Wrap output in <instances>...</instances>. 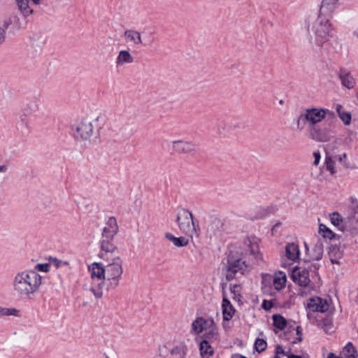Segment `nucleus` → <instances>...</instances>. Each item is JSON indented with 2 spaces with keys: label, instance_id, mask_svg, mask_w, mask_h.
<instances>
[{
  "label": "nucleus",
  "instance_id": "obj_1",
  "mask_svg": "<svg viewBox=\"0 0 358 358\" xmlns=\"http://www.w3.org/2000/svg\"><path fill=\"white\" fill-rule=\"evenodd\" d=\"M333 115L334 113L326 108H307L296 119V129L313 141L328 142L331 138L330 130L320 124L327 115Z\"/></svg>",
  "mask_w": 358,
  "mask_h": 358
},
{
  "label": "nucleus",
  "instance_id": "obj_2",
  "mask_svg": "<svg viewBox=\"0 0 358 358\" xmlns=\"http://www.w3.org/2000/svg\"><path fill=\"white\" fill-rule=\"evenodd\" d=\"M43 285V277L34 270L17 272L13 280L14 292L20 296L30 298L38 293Z\"/></svg>",
  "mask_w": 358,
  "mask_h": 358
},
{
  "label": "nucleus",
  "instance_id": "obj_3",
  "mask_svg": "<svg viewBox=\"0 0 358 358\" xmlns=\"http://www.w3.org/2000/svg\"><path fill=\"white\" fill-rule=\"evenodd\" d=\"M310 43L315 46L322 47L336 37L331 21L317 17L309 28Z\"/></svg>",
  "mask_w": 358,
  "mask_h": 358
},
{
  "label": "nucleus",
  "instance_id": "obj_4",
  "mask_svg": "<svg viewBox=\"0 0 358 358\" xmlns=\"http://www.w3.org/2000/svg\"><path fill=\"white\" fill-rule=\"evenodd\" d=\"M87 268L91 279L90 290L96 299H100L106 280L105 266L100 262H93L88 265Z\"/></svg>",
  "mask_w": 358,
  "mask_h": 358
},
{
  "label": "nucleus",
  "instance_id": "obj_5",
  "mask_svg": "<svg viewBox=\"0 0 358 358\" xmlns=\"http://www.w3.org/2000/svg\"><path fill=\"white\" fill-rule=\"evenodd\" d=\"M236 253L247 259L249 262L259 263L262 260V254L259 248V239L255 236L245 238Z\"/></svg>",
  "mask_w": 358,
  "mask_h": 358
},
{
  "label": "nucleus",
  "instance_id": "obj_6",
  "mask_svg": "<svg viewBox=\"0 0 358 358\" xmlns=\"http://www.w3.org/2000/svg\"><path fill=\"white\" fill-rule=\"evenodd\" d=\"M106 280L112 287H117L123 274V260L119 255H114L104 266Z\"/></svg>",
  "mask_w": 358,
  "mask_h": 358
},
{
  "label": "nucleus",
  "instance_id": "obj_7",
  "mask_svg": "<svg viewBox=\"0 0 358 358\" xmlns=\"http://www.w3.org/2000/svg\"><path fill=\"white\" fill-rule=\"evenodd\" d=\"M74 138L84 145H88L92 142L94 134L93 122L88 119H83L77 122L72 127Z\"/></svg>",
  "mask_w": 358,
  "mask_h": 358
},
{
  "label": "nucleus",
  "instance_id": "obj_8",
  "mask_svg": "<svg viewBox=\"0 0 358 358\" xmlns=\"http://www.w3.org/2000/svg\"><path fill=\"white\" fill-rule=\"evenodd\" d=\"M178 226L182 234L192 238L196 233L193 215L187 210L182 209L177 215Z\"/></svg>",
  "mask_w": 358,
  "mask_h": 358
},
{
  "label": "nucleus",
  "instance_id": "obj_9",
  "mask_svg": "<svg viewBox=\"0 0 358 358\" xmlns=\"http://www.w3.org/2000/svg\"><path fill=\"white\" fill-rule=\"evenodd\" d=\"M317 268L315 265H310L308 268L296 267L292 273V280L301 287H310L311 278H314L313 273Z\"/></svg>",
  "mask_w": 358,
  "mask_h": 358
},
{
  "label": "nucleus",
  "instance_id": "obj_10",
  "mask_svg": "<svg viewBox=\"0 0 358 358\" xmlns=\"http://www.w3.org/2000/svg\"><path fill=\"white\" fill-rule=\"evenodd\" d=\"M248 264L245 260L239 259H230L228 260L225 268V275L228 280L234 279L237 274L243 275L248 270Z\"/></svg>",
  "mask_w": 358,
  "mask_h": 358
},
{
  "label": "nucleus",
  "instance_id": "obj_11",
  "mask_svg": "<svg viewBox=\"0 0 358 358\" xmlns=\"http://www.w3.org/2000/svg\"><path fill=\"white\" fill-rule=\"evenodd\" d=\"M299 247L295 243H288L285 247V253L282 262L284 267L293 264L299 259Z\"/></svg>",
  "mask_w": 358,
  "mask_h": 358
},
{
  "label": "nucleus",
  "instance_id": "obj_12",
  "mask_svg": "<svg viewBox=\"0 0 358 358\" xmlns=\"http://www.w3.org/2000/svg\"><path fill=\"white\" fill-rule=\"evenodd\" d=\"M338 0H322L318 17H323L331 21L333 13L338 6Z\"/></svg>",
  "mask_w": 358,
  "mask_h": 358
},
{
  "label": "nucleus",
  "instance_id": "obj_13",
  "mask_svg": "<svg viewBox=\"0 0 358 358\" xmlns=\"http://www.w3.org/2000/svg\"><path fill=\"white\" fill-rule=\"evenodd\" d=\"M329 307L327 301L319 296L308 299L306 303V308L312 312L324 313L328 310Z\"/></svg>",
  "mask_w": 358,
  "mask_h": 358
},
{
  "label": "nucleus",
  "instance_id": "obj_14",
  "mask_svg": "<svg viewBox=\"0 0 358 358\" xmlns=\"http://www.w3.org/2000/svg\"><path fill=\"white\" fill-rule=\"evenodd\" d=\"M172 149L178 154L188 155L196 151V145L184 140H177L172 142Z\"/></svg>",
  "mask_w": 358,
  "mask_h": 358
},
{
  "label": "nucleus",
  "instance_id": "obj_15",
  "mask_svg": "<svg viewBox=\"0 0 358 358\" xmlns=\"http://www.w3.org/2000/svg\"><path fill=\"white\" fill-rule=\"evenodd\" d=\"M213 325V319H205L202 317H196L191 324V332L194 334H200L205 330H208V327Z\"/></svg>",
  "mask_w": 358,
  "mask_h": 358
},
{
  "label": "nucleus",
  "instance_id": "obj_16",
  "mask_svg": "<svg viewBox=\"0 0 358 358\" xmlns=\"http://www.w3.org/2000/svg\"><path fill=\"white\" fill-rule=\"evenodd\" d=\"M118 232V225L116 219L114 217H110L103 229L102 236L103 238L113 240L114 236Z\"/></svg>",
  "mask_w": 358,
  "mask_h": 358
},
{
  "label": "nucleus",
  "instance_id": "obj_17",
  "mask_svg": "<svg viewBox=\"0 0 358 358\" xmlns=\"http://www.w3.org/2000/svg\"><path fill=\"white\" fill-rule=\"evenodd\" d=\"M222 316L224 322L231 320L236 312L229 300L227 298L224 293H223V299L222 303Z\"/></svg>",
  "mask_w": 358,
  "mask_h": 358
},
{
  "label": "nucleus",
  "instance_id": "obj_18",
  "mask_svg": "<svg viewBox=\"0 0 358 358\" xmlns=\"http://www.w3.org/2000/svg\"><path fill=\"white\" fill-rule=\"evenodd\" d=\"M134 57L128 50H121L118 52L115 59V64L117 67L134 63Z\"/></svg>",
  "mask_w": 358,
  "mask_h": 358
},
{
  "label": "nucleus",
  "instance_id": "obj_19",
  "mask_svg": "<svg viewBox=\"0 0 358 358\" xmlns=\"http://www.w3.org/2000/svg\"><path fill=\"white\" fill-rule=\"evenodd\" d=\"M101 249L106 254H102L101 257L103 259H108V255H114L117 252V248L113 243V240L103 238L101 242Z\"/></svg>",
  "mask_w": 358,
  "mask_h": 358
},
{
  "label": "nucleus",
  "instance_id": "obj_20",
  "mask_svg": "<svg viewBox=\"0 0 358 358\" xmlns=\"http://www.w3.org/2000/svg\"><path fill=\"white\" fill-rule=\"evenodd\" d=\"M124 37L127 42L131 43L135 45L142 44L141 33L134 29H127L124 33Z\"/></svg>",
  "mask_w": 358,
  "mask_h": 358
},
{
  "label": "nucleus",
  "instance_id": "obj_21",
  "mask_svg": "<svg viewBox=\"0 0 358 358\" xmlns=\"http://www.w3.org/2000/svg\"><path fill=\"white\" fill-rule=\"evenodd\" d=\"M338 77L342 83V85L348 88L352 89L355 85V80L352 76L351 73L345 69H341L338 73Z\"/></svg>",
  "mask_w": 358,
  "mask_h": 358
},
{
  "label": "nucleus",
  "instance_id": "obj_22",
  "mask_svg": "<svg viewBox=\"0 0 358 358\" xmlns=\"http://www.w3.org/2000/svg\"><path fill=\"white\" fill-rule=\"evenodd\" d=\"M223 223L221 220L214 218L210 221L207 228V234L210 238L217 235L222 229Z\"/></svg>",
  "mask_w": 358,
  "mask_h": 358
},
{
  "label": "nucleus",
  "instance_id": "obj_23",
  "mask_svg": "<svg viewBox=\"0 0 358 358\" xmlns=\"http://www.w3.org/2000/svg\"><path fill=\"white\" fill-rule=\"evenodd\" d=\"M17 8L24 17H28L33 14L32 8L29 0H15Z\"/></svg>",
  "mask_w": 358,
  "mask_h": 358
},
{
  "label": "nucleus",
  "instance_id": "obj_24",
  "mask_svg": "<svg viewBox=\"0 0 358 358\" xmlns=\"http://www.w3.org/2000/svg\"><path fill=\"white\" fill-rule=\"evenodd\" d=\"M287 276L282 271L277 272L273 275V287L277 290L282 289L286 285Z\"/></svg>",
  "mask_w": 358,
  "mask_h": 358
},
{
  "label": "nucleus",
  "instance_id": "obj_25",
  "mask_svg": "<svg viewBox=\"0 0 358 358\" xmlns=\"http://www.w3.org/2000/svg\"><path fill=\"white\" fill-rule=\"evenodd\" d=\"M165 237L166 239L171 241L175 246L178 248L185 247L189 244V239L183 236L176 237L171 233H166Z\"/></svg>",
  "mask_w": 358,
  "mask_h": 358
},
{
  "label": "nucleus",
  "instance_id": "obj_26",
  "mask_svg": "<svg viewBox=\"0 0 358 358\" xmlns=\"http://www.w3.org/2000/svg\"><path fill=\"white\" fill-rule=\"evenodd\" d=\"M341 358H357L358 354L352 344L348 343L340 353Z\"/></svg>",
  "mask_w": 358,
  "mask_h": 358
},
{
  "label": "nucleus",
  "instance_id": "obj_27",
  "mask_svg": "<svg viewBox=\"0 0 358 358\" xmlns=\"http://www.w3.org/2000/svg\"><path fill=\"white\" fill-rule=\"evenodd\" d=\"M199 350L201 355L203 358H210L214 352L213 347L209 344L206 340L201 341L199 345Z\"/></svg>",
  "mask_w": 358,
  "mask_h": 358
},
{
  "label": "nucleus",
  "instance_id": "obj_28",
  "mask_svg": "<svg viewBox=\"0 0 358 358\" xmlns=\"http://www.w3.org/2000/svg\"><path fill=\"white\" fill-rule=\"evenodd\" d=\"M205 334V337L210 341H217L219 339L218 327L216 326L213 321V325L211 327H208Z\"/></svg>",
  "mask_w": 358,
  "mask_h": 358
},
{
  "label": "nucleus",
  "instance_id": "obj_29",
  "mask_svg": "<svg viewBox=\"0 0 358 358\" xmlns=\"http://www.w3.org/2000/svg\"><path fill=\"white\" fill-rule=\"evenodd\" d=\"M318 233L324 238L332 240L335 237V234L325 224H320L319 226Z\"/></svg>",
  "mask_w": 358,
  "mask_h": 358
},
{
  "label": "nucleus",
  "instance_id": "obj_30",
  "mask_svg": "<svg viewBox=\"0 0 358 358\" xmlns=\"http://www.w3.org/2000/svg\"><path fill=\"white\" fill-rule=\"evenodd\" d=\"M323 245L320 241L317 242V243L314 245L312 250L311 257L315 260H320L322 259L323 256Z\"/></svg>",
  "mask_w": 358,
  "mask_h": 358
},
{
  "label": "nucleus",
  "instance_id": "obj_31",
  "mask_svg": "<svg viewBox=\"0 0 358 358\" xmlns=\"http://www.w3.org/2000/svg\"><path fill=\"white\" fill-rule=\"evenodd\" d=\"M241 290L242 288L240 285L234 284L230 285V292L232 294V298L238 303L241 301L242 299Z\"/></svg>",
  "mask_w": 358,
  "mask_h": 358
},
{
  "label": "nucleus",
  "instance_id": "obj_32",
  "mask_svg": "<svg viewBox=\"0 0 358 358\" xmlns=\"http://www.w3.org/2000/svg\"><path fill=\"white\" fill-rule=\"evenodd\" d=\"M272 317L273 326L275 327L280 330H283L285 328L287 325V321L282 316L280 315H273Z\"/></svg>",
  "mask_w": 358,
  "mask_h": 358
},
{
  "label": "nucleus",
  "instance_id": "obj_33",
  "mask_svg": "<svg viewBox=\"0 0 358 358\" xmlns=\"http://www.w3.org/2000/svg\"><path fill=\"white\" fill-rule=\"evenodd\" d=\"M329 219H330V221H331V223L341 229L342 227V224H343V218H342V216L337 212H334L331 214L329 215Z\"/></svg>",
  "mask_w": 358,
  "mask_h": 358
},
{
  "label": "nucleus",
  "instance_id": "obj_34",
  "mask_svg": "<svg viewBox=\"0 0 358 358\" xmlns=\"http://www.w3.org/2000/svg\"><path fill=\"white\" fill-rule=\"evenodd\" d=\"M325 166L331 174H334L336 172V169L335 168V162L331 159V157L328 156L326 157Z\"/></svg>",
  "mask_w": 358,
  "mask_h": 358
},
{
  "label": "nucleus",
  "instance_id": "obj_35",
  "mask_svg": "<svg viewBox=\"0 0 358 358\" xmlns=\"http://www.w3.org/2000/svg\"><path fill=\"white\" fill-rule=\"evenodd\" d=\"M266 347H267V343L265 340H264L262 338H257L255 341V348L257 352H263L264 350H266Z\"/></svg>",
  "mask_w": 358,
  "mask_h": 358
},
{
  "label": "nucleus",
  "instance_id": "obj_36",
  "mask_svg": "<svg viewBox=\"0 0 358 358\" xmlns=\"http://www.w3.org/2000/svg\"><path fill=\"white\" fill-rule=\"evenodd\" d=\"M338 117L345 125L350 124L352 120V115L350 113L344 110L338 115Z\"/></svg>",
  "mask_w": 358,
  "mask_h": 358
},
{
  "label": "nucleus",
  "instance_id": "obj_37",
  "mask_svg": "<svg viewBox=\"0 0 358 358\" xmlns=\"http://www.w3.org/2000/svg\"><path fill=\"white\" fill-rule=\"evenodd\" d=\"M50 263L53 264L56 268H59L62 266H68L69 265V262L67 261L63 262L56 257H50L48 258Z\"/></svg>",
  "mask_w": 358,
  "mask_h": 358
},
{
  "label": "nucleus",
  "instance_id": "obj_38",
  "mask_svg": "<svg viewBox=\"0 0 358 358\" xmlns=\"http://www.w3.org/2000/svg\"><path fill=\"white\" fill-rule=\"evenodd\" d=\"M50 264L44 263V264H37L34 266V271L48 273L50 271Z\"/></svg>",
  "mask_w": 358,
  "mask_h": 358
},
{
  "label": "nucleus",
  "instance_id": "obj_39",
  "mask_svg": "<svg viewBox=\"0 0 358 358\" xmlns=\"http://www.w3.org/2000/svg\"><path fill=\"white\" fill-rule=\"evenodd\" d=\"M336 159L343 164L345 168H349L350 165L347 162V155L345 153H343L336 157Z\"/></svg>",
  "mask_w": 358,
  "mask_h": 358
},
{
  "label": "nucleus",
  "instance_id": "obj_40",
  "mask_svg": "<svg viewBox=\"0 0 358 358\" xmlns=\"http://www.w3.org/2000/svg\"><path fill=\"white\" fill-rule=\"evenodd\" d=\"M105 358H117V354L114 349H108L104 352Z\"/></svg>",
  "mask_w": 358,
  "mask_h": 358
},
{
  "label": "nucleus",
  "instance_id": "obj_41",
  "mask_svg": "<svg viewBox=\"0 0 358 358\" xmlns=\"http://www.w3.org/2000/svg\"><path fill=\"white\" fill-rule=\"evenodd\" d=\"M296 334L297 335V337L296 340L293 341L292 343H296L297 342H300L302 341V332H301V328L299 326H297L296 328Z\"/></svg>",
  "mask_w": 358,
  "mask_h": 358
},
{
  "label": "nucleus",
  "instance_id": "obj_42",
  "mask_svg": "<svg viewBox=\"0 0 358 358\" xmlns=\"http://www.w3.org/2000/svg\"><path fill=\"white\" fill-rule=\"evenodd\" d=\"M275 356L279 357L280 355L287 356V353L284 350L282 346L277 345L275 347Z\"/></svg>",
  "mask_w": 358,
  "mask_h": 358
},
{
  "label": "nucleus",
  "instance_id": "obj_43",
  "mask_svg": "<svg viewBox=\"0 0 358 358\" xmlns=\"http://www.w3.org/2000/svg\"><path fill=\"white\" fill-rule=\"evenodd\" d=\"M313 157H314V162H313V164L315 165H317L320 163V158H321L320 152H314L313 153Z\"/></svg>",
  "mask_w": 358,
  "mask_h": 358
},
{
  "label": "nucleus",
  "instance_id": "obj_44",
  "mask_svg": "<svg viewBox=\"0 0 358 358\" xmlns=\"http://www.w3.org/2000/svg\"><path fill=\"white\" fill-rule=\"evenodd\" d=\"M262 308L266 310H270L272 308V304L271 302H268L266 301H264L262 303Z\"/></svg>",
  "mask_w": 358,
  "mask_h": 358
},
{
  "label": "nucleus",
  "instance_id": "obj_45",
  "mask_svg": "<svg viewBox=\"0 0 358 358\" xmlns=\"http://www.w3.org/2000/svg\"><path fill=\"white\" fill-rule=\"evenodd\" d=\"M336 111L338 114V115H339L342 112H343L344 110H343V106L338 103L336 105Z\"/></svg>",
  "mask_w": 358,
  "mask_h": 358
},
{
  "label": "nucleus",
  "instance_id": "obj_46",
  "mask_svg": "<svg viewBox=\"0 0 358 358\" xmlns=\"http://www.w3.org/2000/svg\"><path fill=\"white\" fill-rule=\"evenodd\" d=\"M4 29L0 28V43H1L4 38Z\"/></svg>",
  "mask_w": 358,
  "mask_h": 358
},
{
  "label": "nucleus",
  "instance_id": "obj_47",
  "mask_svg": "<svg viewBox=\"0 0 358 358\" xmlns=\"http://www.w3.org/2000/svg\"><path fill=\"white\" fill-rule=\"evenodd\" d=\"M7 171L6 165H0V173H5Z\"/></svg>",
  "mask_w": 358,
  "mask_h": 358
},
{
  "label": "nucleus",
  "instance_id": "obj_48",
  "mask_svg": "<svg viewBox=\"0 0 358 358\" xmlns=\"http://www.w3.org/2000/svg\"><path fill=\"white\" fill-rule=\"evenodd\" d=\"M281 225V223L280 222H278L276 223L273 227V229H272V231L274 232L275 231H276V229Z\"/></svg>",
  "mask_w": 358,
  "mask_h": 358
},
{
  "label": "nucleus",
  "instance_id": "obj_49",
  "mask_svg": "<svg viewBox=\"0 0 358 358\" xmlns=\"http://www.w3.org/2000/svg\"><path fill=\"white\" fill-rule=\"evenodd\" d=\"M288 358H302L301 356L289 355H287Z\"/></svg>",
  "mask_w": 358,
  "mask_h": 358
},
{
  "label": "nucleus",
  "instance_id": "obj_50",
  "mask_svg": "<svg viewBox=\"0 0 358 358\" xmlns=\"http://www.w3.org/2000/svg\"><path fill=\"white\" fill-rule=\"evenodd\" d=\"M31 1H32L34 4L38 5L39 3H41L42 0H31Z\"/></svg>",
  "mask_w": 358,
  "mask_h": 358
},
{
  "label": "nucleus",
  "instance_id": "obj_51",
  "mask_svg": "<svg viewBox=\"0 0 358 358\" xmlns=\"http://www.w3.org/2000/svg\"><path fill=\"white\" fill-rule=\"evenodd\" d=\"M354 35L355 37L358 38V26L356 27L355 30L354 31Z\"/></svg>",
  "mask_w": 358,
  "mask_h": 358
},
{
  "label": "nucleus",
  "instance_id": "obj_52",
  "mask_svg": "<svg viewBox=\"0 0 358 358\" xmlns=\"http://www.w3.org/2000/svg\"><path fill=\"white\" fill-rule=\"evenodd\" d=\"M331 259V262L333 263V264H339V262L338 260H336V259H334L333 258H330Z\"/></svg>",
  "mask_w": 358,
  "mask_h": 358
},
{
  "label": "nucleus",
  "instance_id": "obj_53",
  "mask_svg": "<svg viewBox=\"0 0 358 358\" xmlns=\"http://www.w3.org/2000/svg\"><path fill=\"white\" fill-rule=\"evenodd\" d=\"M328 358H341V356L339 357H335L334 355L331 354L329 355Z\"/></svg>",
  "mask_w": 358,
  "mask_h": 358
},
{
  "label": "nucleus",
  "instance_id": "obj_54",
  "mask_svg": "<svg viewBox=\"0 0 358 358\" xmlns=\"http://www.w3.org/2000/svg\"><path fill=\"white\" fill-rule=\"evenodd\" d=\"M236 358H245V357L242 356V355H237L236 357Z\"/></svg>",
  "mask_w": 358,
  "mask_h": 358
},
{
  "label": "nucleus",
  "instance_id": "obj_55",
  "mask_svg": "<svg viewBox=\"0 0 358 358\" xmlns=\"http://www.w3.org/2000/svg\"><path fill=\"white\" fill-rule=\"evenodd\" d=\"M280 104H282V100H280Z\"/></svg>",
  "mask_w": 358,
  "mask_h": 358
},
{
  "label": "nucleus",
  "instance_id": "obj_56",
  "mask_svg": "<svg viewBox=\"0 0 358 358\" xmlns=\"http://www.w3.org/2000/svg\"><path fill=\"white\" fill-rule=\"evenodd\" d=\"M182 358H184V357H182Z\"/></svg>",
  "mask_w": 358,
  "mask_h": 358
}]
</instances>
